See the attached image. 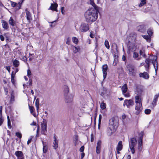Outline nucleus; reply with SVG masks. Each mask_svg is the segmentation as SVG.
<instances>
[{
  "mask_svg": "<svg viewBox=\"0 0 159 159\" xmlns=\"http://www.w3.org/2000/svg\"><path fill=\"white\" fill-rule=\"evenodd\" d=\"M109 123L111 128L114 129H116L118 126V120L114 117H112L110 120Z\"/></svg>",
  "mask_w": 159,
  "mask_h": 159,
  "instance_id": "5",
  "label": "nucleus"
},
{
  "mask_svg": "<svg viewBox=\"0 0 159 159\" xmlns=\"http://www.w3.org/2000/svg\"><path fill=\"white\" fill-rule=\"evenodd\" d=\"M102 143V141L101 140H98L97 144L96 147H101Z\"/></svg>",
  "mask_w": 159,
  "mask_h": 159,
  "instance_id": "44",
  "label": "nucleus"
},
{
  "mask_svg": "<svg viewBox=\"0 0 159 159\" xmlns=\"http://www.w3.org/2000/svg\"><path fill=\"white\" fill-rule=\"evenodd\" d=\"M33 137V136H31L30 138L28 140L27 142V144L28 145H29L31 142Z\"/></svg>",
  "mask_w": 159,
  "mask_h": 159,
  "instance_id": "55",
  "label": "nucleus"
},
{
  "mask_svg": "<svg viewBox=\"0 0 159 159\" xmlns=\"http://www.w3.org/2000/svg\"><path fill=\"white\" fill-rule=\"evenodd\" d=\"M142 36L143 38L146 40L147 42L150 43L151 41V37L149 35H142Z\"/></svg>",
  "mask_w": 159,
  "mask_h": 159,
  "instance_id": "24",
  "label": "nucleus"
},
{
  "mask_svg": "<svg viewBox=\"0 0 159 159\" xmlns=\"http://www.w3.org/2000/svg\"><path fill=\"white\" fill-rule=\"evenodd\" d=\"M2 27L5 30H8L9 29V25L7 22L4 20H2Z\"/></svg>",
  "mask_w": 159,
  "mask_h": 159,
  "instance_id": "18",
  "label": "nucleus"
},
{
  "mask_svg": "<svg viewBox=\"0 0 159 159\" xmlns=\"http://www.w3.org/2000/svg\"><path fill=\"white\" fill-rule=\"evenodd\" d=\"M28 83L29 84V85L30 86H31L32 83V80L31 79H29Z\"/></svg>",
  "mask_w": 159,
  "mask_h": 159,
  "instance_id": "64",
  "label": "nucleus"
},
{
  "mask_svg": "<svg viewBox=\"0 0 159 159\" xmlns=\"http://www.w3.org/2000/svg\"><path fill=\"white\" fill-rule=\"evenodd\" d=\"M72 40L73 42L75 44H77L79 41L78 39L75 37H72Z\"/></svg>",
  "mask_w": 159,
  "mask_h": 159,
  "instance_id": "36",
  "label": "nucleus"
},
{
  "mask_svg": "<svg viewBox=\"0 0 159 159\" xmlns=\"http://www.w3.org/2000/svg\"><path fill=\"white\" fill-rule=\"evenodd\" d=\"M13 66L16 67H18L20 65V62L19 61L16 59H15L13 61Z\"/></svg>",
  "mask_w": 159,
  "mask_h": 159,
  "instance_id": "30",
  "label": "nucleus"
},
{
  "mask_svg": "<svg viewBox=\"0 0 159 159\" xmlns=\"http://www.w3.org/2000/svg\"><path fill=\"white\" fill-rule=\"evenodd\" d=\"M127 68L129 71V75L134 76L135 75L136 70L134 66L129 64L127 66Z\"/></svg>",
  "mask_w": 159,
  "mask_h": 159,
  "instance_id": "7",
  "label": "nucleus"
},
{
  "mask_svg": "<svg viewBox=\"0 0 159 159\" xmlns=\"http://www.w3.org/2000/svg\"><path fill=\"white\" fill-rule=\"evenodd\" d=\"M159 97V93L155 95L153 100L151 103L152 108L154 107L157 105V101L158 98Z\"/></svg>",
  "mask_w": 159,
  "mask_h": 159,
  "instance_id": "13",
  "label": "nucleus"
},
{
  "mask_svg": "<svg viewBox=\"0 0 159 159\" xmlns=\"http://www.w3.org/2000/svg\"><path fill=\"white\" fill-rule=\"evenodd\" d=\"M146 27L144 25H140V31L143 33L145 32Z\"/></svg>",
  "mask_w": 159,
  "mask_h": 159,
  "instance_id": "27",
  "label": "nucleus"
},
{
  "mask_svg": "<svg viewBox=\"0 0 159 159\" xmlns=\"http://www.w3.org/2000/svg\"><path fill=\"white\" fill-rule=\"evenodd\" d=\"M144 135L143 132H141L140 133V151L141 150H142L143 148V141L142 138Z\"/></svg>",
  "mask_w": 159,
  "mask_h": 159,
  "instance_id": "16",
  "label": "nucleus"
},
{
  "mask_svg": "<svg viewBox=\"0 0 159 159\" xmlns=\"http://www.w3.org/2000/svg\"><path fill=\"white\" fill-rule=\"evenodd\" d=\"M151 112V110L149 109H147L145 110V113L146 114H149Z\"/></svg>",
  "mask_w": 159,
  "mask_h": 159,
  "instance_id": "50",
  "label": "nucleus"
},
{
  "mask_svg": "<svg viewBox=\"0 0 159 159\" xmlns=\"http://www.w3.org/2000/svg\"><path fill=\"white\" fill-rule=\"evenodd\" d=\"M15 155L18 159H24V155L22 151H17L15 152Z\"/></svg>",
  "mask_w": 159,
  "mask_h": 159,
  "instance_id": "10",
  "label": "nucleus"
},
{
  "mask_svg": "<svg viewBox=\"0 0 159 159\" xmlns=\"http://www.w3.org/2000/svg\"><path fill=\"white\" fill-rule=\"evenodd\" d=\"M21 5V3L20 2H19L18 4H17V5L16 6L17 10H19L20 8Z\"/></svg>",
  "mask_w": 159,
  "mask_h": 159,
  "instance_id": "52",
  "label": "nucleus"
},
{
  "mask_svg": "<svg viewBox=\"0 0 159 159\" xmlns=\"http://www.w3.org/2000/svg\"><path fill=\"white\" fill-rule=\"evenodd\" d=\"M121 90L122 92V93H126L128 90V88L127 84H125L122 86L121 88Z\"/></svg>",
  "mask_w": 159,
  "mask_h": 159,
  "instance_id": "25",
  "label": "nucleus"
},
{
  "mask_svg": "<svg viewBox=\"0 0 159 159\" xmlns=\"http://www.w3.org/2000/svg\"><path fill=\"white\" fill-rule=\"evenodd\" d=\"M90 3L91 5L94 7V9L97 10V6L92 0H90Z\"/></svg>",
  "mask_w": 159,
  "mask_h": 159,
  "instance_id": "38",
  "label": "nucleus"
},
{
  "mask_svg": "<svg viewBox=\"0 0 159 159\" xmlns=\"http://www.w3.org/2000/svg\"><path fill=\"white\" fill-rule=\"evenodd\" d=\"M25 12L26 15V18L27 20L30 21L32 20L31 15L30 12L29 11L26 9L25 10Z\"/></svg>",
  "mask_w": 159,
  "mask_h": 159,
  "instance_id": "17",
  "label": "nucleus"
},
{
  "mask_svg": "<svg viewBox=\"0 0 159 159\" xmlns=\"http://www.w3.org/2000/svg\"><path fill=\"white\" fill-rule=\"evenodd\" d=\"M63 92H64V95H67L69 92V89L67 85H65L63 87Z\"/></svg>",
  "mask_w": 159,
  "mask_h": 159,
  "instance_id": "19",
  "label": "nucleus"
},
{
  "mask_svg": "<svg viewBox=\"0 0 159 159\" xmlns=\"http://www.w3.org/2000/svg\"><path fill=\"white\" fill-rule=\"evenodd\" d=\"M84 149V146H82L80 148V151L81 152H83Z\"/></svg>",
  "mask_w": 159,
  "mask_h": 159,
  "instance_id": "54",
  "label": "nucleus"
},
{
  "mask_svg": "<svg viewBox=\"0 0 159 159\" xmlns=\"http://www.w3.org/2000/svg\"><path fill=\"white\" fill-rule=\"evenodd\" d=\"M2 106L0 107V117H2Z\"/></svg>",
  "mask_w": 159,
  "mask_h": 159,
  "instance_id": "60",
  "label": "nucleus"
},
{
  "mask_svg": "<svg viewBox=\"0 0 159 159\" xmlns=\"http://www.w3.org/2000/svg\"><path fill=\"white\" fill-rule=\"evenodd\" d=\"M16 135L17 137L20 139L22 137V134L21 133L18 132H17L16 133Z\"/></svg>",
  "mask_w": 159,
  "mask_h": 159,
  "instance_id": "43",
  "label": "nucleus"
},
{
  "mask_svg": "<svg viewBox=\"0 0 159 159\" xmlns=\"http://www.w3.org/2000/svg\"><path fill=\"white\" fill-rule=\"evenodd\" d=\"M50 7H52L53 8H57L58 7V4L57 3H54V4L52 3Z\"/></svg>",
  "mask_w": 159,
  "mask_h": 159,
  "instance_id": "45",
  "label": "nucleus"
},
{
  "mask_svg": "<svg viewBox=\"0 0 159 159\" xmlns=\"http://www.w3.org/2000/svg\"><path fill=\"white\" fill-rule=\"evenodd\" d=\"M54 141L53 143V147L55 149H56L58 147V142L56 138L55 137V134H54L53 137Z\"/></svg>",
  "mask_w": 159,
  "mask_h": 159,
  "instance_id": "15",
  "label": "nucleus"
},
{
  "mask_svg": "<svg viewBox=\"0 0 159 159\" xmlns=\"http://www.w3.org/2000/svg\"><path fill=\"white\" fill-rule=\"evenodd\" d=\"M146 57L144 49L143 48L140 50V58H145Z\"/></svg>",
  "mask_w": 159,
  "mask_h": 159,
  "instance_id": "21",
  "label": "nucleus"
},
{
  "mask_svg": "<svg viewBox=\"0 0 159 159\" xmlns=\"http://www.w3.org/2000/svg\"><path fill=\"white\" fill-rule=\"evenodd\" d=\"M47 124L46 122H43L41 124V133L44 135H46V133L47 130Z\"/></svg>",
  "mask_w": 159,
  "mask_h": 159,
  "instance_id": "9",
  "label": "nucleus"
},
{
  "mask_svg": "<svg viewBox=\"0 0 159 159\" xmlns=\"http://www.w3.org/2000/svg\"><path fill=\"white\" fill-rule=\"evenodd\" d=\"M4 120L2 118V117H0V126L2 124Z\"/></svg>",
  "mask_w": 159,
  "mask_h": 159,
  "instance_id": "57",
  "label": "nucleus"
},
{
  "mask_svg": "<svg viewBox=\"0 0 159 159\" xmlns=\"http://www.w3.org/2000/svg\"><path fill=\"white\" fill-rule=\"evenodd\" d=\"M134 91L135 93L137 94L134 97L136 105L135 108L136 111L134 113L136 115H138L139 114V107L138 104V103H139V88L138 85H135L134 86Z\"/></svg>",
  "mask_w": 159,
  "mask_h": 159,
  "instance_id": "3",
  "label": "nucleus"
},
{
  "mask_svg": "<svg viewBox=\"0 0 159 159\" xmlns=\"http://www.w3.org/2000/svg\"><path fill=\"white\" fill-rule=\"evenodd\" d=\"M147 33L148 35L151 37L153 33V30L152 29L149 28L147 30Z\"/></svg>",
  "mask_w": 159,
  "mask_h": 159,
  "instance_id": "32",
  "label": "nucleus"
},
{
  "mask_svg": "<svg viewBox=\"0 0 159 159\" xmlns=\"http://www.w3.org/2000/svg\"><path fill=\"white\" fill-rule=\"evenodd\" d=\"M78 140V136L76 134H75L74 136L73 140L75 142L74 143L75 145L76 146L77 144V142Z\"/></svg>",
  "mask_w": 159,
  "mask_h": 159,
  "instance_id": "29",
  "label": "nucleus"
},
{
  "mask_svg": "<svg viewBox=\"0 0 159 159\" xmlns=\"http://www.w3.org/2000/svg\"><path fill=\"white\" fill-rule=\"evenodd\" d=\"M108 69V66L107 64H105L102 66V70L104 79H105L107 76V71Z\"/></svg>",
  "mask_w": 159,
  "mask_h": 159,
  "instance_id": "11",
  "label": "nucleus"
},
{
  "mask_svg": "<svg viewBox=\"0 0 159 159\" xmlns=\"http://www.w3.org/2000/svg\"><path fill=\"white\" fill-rule=\"evenodd\" d=\"M66 102L67 103L71 102L73 101V97L71 95H64Z\"/></svg>",
  "mask_w": 159,
  "mask_h": 159,
  "instance_id": "12",
  "label": "nucleus"
},
{
  "mask_svg": "<svg viewBox=\"0 0 159 159\" xmlns=\"http://www.w3.org/2000/svg\"><path fill=\"white\" fill-rule=\"evenodd\" d=\"M145 63H142L140 64V65H144V67L146 68V70L148 71L149 68L150 64L151 63H152L155 69L156 74H157L158 66V63L157 56H150L149 58L146 59Z\"/></svg>",
  "mask_w": 159,
  "mask_h": 159,
  "instance_id": "2",
  "label": "nucleus"
},
{
  "mask_svg": "<svg viewBox=\"0 0 159 159\" xmlns=\"http://www.w3.org/2000/svg\"><path fill=\"white\" fill-rule=\"evenodd\" d=\"M10 2L11 3V6L13 7H14L17 6V3L12 1H11Z\"/></svg>",
  "mask_w": 159,
  "mask_h": 159,
  "instance_id": "49",
  "label": "nucleus"
},
{
  "mask_svg": "<svg viewBox=\"0 0 159 159\" xmlns=\"http://www.w3.org/2000/svg\"><path fill=\"white\" fill-rule=\"evenodd\" d=\"M123 148V145L121 141H120L118 143L116 148L117 150H121Z\"/></svg>",
  "mask_w": 159,
  "mask_h": 159,
  "instance_id": "22",
  "label": "nucleus"
},
{
  "mask_svg": "<svg viewBox=\"0 0 159 159\" xmlns=\"http://www.w3.org/2000/svg\"><path fill=\"white\" fill-rule=\"evenodd\" d=\"M57 8H53L52 7H50L49 9H50L53 11H57Z\"/></svg>",
  "mask_w": 159,
  "mask_h": 159,
  "instance_id": "62",
  "label": "nucleus"
},
{
  "mask_svg": "<svg viewBox=\"0 0 159 159\" xmlns=\"http://www.w3.org/2000/svg\"><path fill=\"white\" fill-rule=\"evenodd\" d=\"M145 89V88L144 86H140V94L143 92Z\"/></svg>",
  "mask_w": 159,
  "mask_h": 159,
  "instance_id": "42",
  "label": "nucleus"
},
{
  "mask_svg": "<svg viewBox=\"0 0 159 159\" xmlns=\"http://www.w3.org/2000/svg\"><path fill=\"white\" fill-rule=\"evenodd\" d=\"M102 118V116L101 114H100L99 115V117L98 124V129H99L100 128Z\"/></svg>",
  "mask_w": 159,
  "mask_h": 159,
  "instance_id": "35",
  "label": "nucleus"
},
{
  "mask_svg": "<svg viewBox=\"0 0 159 159\" xmlns=\"http://www.w3.org/2000/svg\"><path fill=\"white\" fill-rule=\"evenodd\" d=\"M139 54L138 53L134 52H133V57L134 59H135L137 60H139Z\"/></svg>",
  "mask_w": 159,
  "mask_h": 159,
  "instance_id": "31",
  "label": "nucleus"
},
{
  "mask_svg": "<svg viewBox=\"0 0 159 159\" xmlns=\"http://www.w3.org/2000/svg\"><path fill=\"white\" fill-rule=\"evenodd\" d=\"M89 29V26L88 24L82 22L81 23L80 27V30L82 32H85L88 31Z\"/></svg>",
  "mask_w": 159,
  "mask_h": 159,
  "instance_id": "6",
  "label": "nucleus"
},
{
  "mask_svg": "<svg viewBox=\"0 0 159 159\" xmlns=\"http://www.w3.org/2000/svg\"><path fill=\"white\" fill-rule=\"evenodd\" d=\"M11 82L12 83L14 84H15V80L14 78H11Z\"/></svg>",
  "mask_w": 159,
  "mask_h": 159,
  "instance_id": "63",
  "label": "nucleus"
},
{
  "mask_svg": "<svg viewBox=\"0 0 159 159\" xmlns=\"http://www.w3.org/2000/svg\"><path fill=\"white\" fill-rule=\"evenodd\" d=\"M7 125L8 128L11 129V121L9 119V116H7Z\"/></svg>",
  "mask_w": 159,
  "mask_h": 159,
  "instance_id": "37",
  "label": "nucleus"
},
{
  "mask_svg": "<svg viewBox=\"0 0 159 159\" xmlns=\"http://www.w3.org/2000/svg\"><path fill=\"white\" fill-rule=\"evenodd\" d=\"M140 77L143 78L145 80H148L149 78V75L148 72H144L140 73Z\"/></svg>",
  "mask_w": 159,
  "mask_h": 159,
  "instance_id": "14",
  "label": "nucleus"
},
{
  "mask_svg": "<svg viewBox=\"0 0 159 159\" xmlns=\"http://www.w3.org/2000/svg\"><path fill=\"white\" fill-rule=\"evenodd\" d=\"M147 0H140V7H142L146 3Z\"/></svg>",
  "mask_w": 159,
  "mask_h": 159,
  "instance_id": "39",
  "label": "nucleus"
},
{
  "mask_svg": "<svg viewBox=\"0 0 159 159\" xmlns=\"http://www.w3.org/2000/svg\"><path fill=\"white\" fill-rule=\"evenodd\" d=\"M15 74H16L14 73V71H13L11 74V78H14Z\"/></svg>",
  "mask_w": 159,
  "mask_h": 159,
  "instance_id": "58",
  "label": "nucleus"
},
{
  "mask_svg": "<svg viewBox=\"0 0 159 159\" xmlns=\"http://www.w3.org/2000/svg\"><path fill=\"white\" fill-rule=\"evenodd\" d=\"M71 42V39L70 37H68L67 38V40L66 42V43L68 45H70Z\"/></svg>",
  "mask_w": 159,
  "mask_h": 159,
  "instance_id": "46",
  "label": "nucleus"
},
{
  "mask_svg": "<svg viewBox=\"0 0 159 159\" xmlns=\"http://www.w3.org/2000/svg\"><path fill=\"white\" fill-rule=\"evenodd\" d=\"M0 39L2 41H4L5 39L4 35H0Z\"/></svg>",
  "mask_w": 159,
  "mask_h": 159,
  "instance_id": "56",
  "label": "nucleus"
},
{
  "mask_svg": "<svg viewBox=\"0 0 159 159\" xmlns=\"http://www.w3.org/2000/svg\"><path fill=\"white\" fill-rule=\"evenodd\" d=\"M93 135V134H92L91 135V141L93 142L94 140Z\"/></svg>",
  "mask_w": 159,
  "mask_h": 159,
  "instance_id": "61",
  "label": "nucleus"
},
{
  "mask_svg": "<svg viewBox=\"0 0 159 159\" xmlns=\"http://www.w3.org/2000/svg\"><path fill=\"white\" fill-rule=\"evenodd\" d=\"M5 67L8 71L9 72H10L11 68L10 66H6Z\"/></svg>",
  "mask_w": 159,
  "mask_h": 159,
  "instance_id": "59",
  "label": "nucleus"
},
{
  "mask_svg": "<svg viewBox=\"0 0 159 159\" xmlns=\"http://www.w3.org/2000/svg\"><path fill=\"white\" fill-rule=\"evenodd\" d=\"M100 107L102 110H104L106 108V104L104 102H101L100 104Z\"/></svg>",
  "mask_w": 159,
  "mask_h": 159,
  "instance_id": "40",
  "label": "nucleus"
},
{
  "mask_svg": "<svg viewBox=\"0 0 159 159\" xmlns=\"http://www.w3.org/2000/svg\"><path fill=\"white\" fill-rule=\"evenodd\" d=\"M9 23L10 25L12 26H14L16 25V21L13 20V19L11 17L9 20Z\"/></svg>",
  "mask_w": 159,
  "mask_h": 159,
  "instance_id": "23",
  "label": "nucleus"
},
{
  "mask_svg": "<svg viewBox=\"0 0 159 159\" xmlns=\"http://www.w3.org/2000/svg\"><path fill=\"white\" fill-rule=\"evenodd\" d=\"M35 105L36 107V110L37 111H38L39 106V98H37L36 99Z\"/></svg>",
  "mask_w": 159,
  "mask_h": 159,
  "instance_id": "26",
  "label": "nucleus"
},
{
  "mask_svg": "<svg viewBox=\"0 0 159 159\" xmlns=\"http://www.w3.org/2000/svg\"><path fill=\"white\" fill-rule=\"evenodd\" d=\"M123 95H124V96L126 97H129L130 95V93L129 92H127L126 93H122Z\"/></svg>",
  "mask_w": 159,
  "mask_h": 159,
  "instance_id": "51",
  "label": "nucleus"
},
{
  "mask_svg": "<svg viewBox=\"0 0 159 159\" xmlns=\"http://www.w3.org/2000/svg\"><path fill=\"white\" fill-rule=\"evenodd\" d=\"M71 48L75 53L78 52L80 50V48L79 47L77 48L73 45L71 46Z\"/></svg>",
  "mask_w": 159,
  "mask_h": 159,
  "instance_id": "28",
  "label": "nucleus"
},
{
  "mask_svg": "<svg viewBox=\"0 0 159 159\" xmlns=\"http://www.w3.org/2000/svg\"><path fill=\"white\" fill-rule=\"evenodd\" d=\"M47 151V148L46 146L43 143V153H46Z\"/></svg>",
  "mask_w": 159,
  "mask_h": 159,
  "instance_id": "47",
  "label": "nucleus"
},
{
  "mask_svg": "<svg viewBox=\"0 0 159 159\" xmlns=\"http://www.w3.org/2000/svg\"><path fill=\"white\" fill-rule=\"evenodd\" d=\"M29 109L30 111V113L34 117H36V113L34 112V108L33 106H30L29 105Z\"/></svg>",
  "mask_w": 159,
  "mask_h": 159,
  "instance_id": "20",
  "label": "nucleus"
},
{
  "mask_svg": "<svg viewBox=\"0 0 159 159\" xmlns=\"http://www.w3.org/2000/svg\"><path fill=\"white\" fill-rule=\"evenodd\" d=\"M111 129L112 128L111 126L107 128V134L109 136H110L112 134V130Z\"/></svg>",
  "mask_w": 159,
  "mask_h": 159,
  "instance_id": "33",
  "label": "nucleus"
},
{
  "mask_svg": "<svg viewBox=\"0 0 159 159\" xmlns=\"http://www.w3.org/2000/svg\"><path fill=\"white\" fill-rule=\"evenodd\" d=\"M101 147H96V152L97 154L100 153L101 151Z\"/></svg>",
  "mask_w": 159,
  "mask_h": 159,
  "instance_id": "48",
  "label": "nucleus"
},
{
  "mask_svg": "<svg viewBox=\"0 0 159 159\" xmlns=\"http://www.w3.org/2000/svg\"><path fill=\"white\" fill-rule=\"evenodd\" d=\"M134 104V102L132 99H126L124 101L123 106H126L128 108H129L130 107L132 106Z\"/></svg>",
  "mask_w": 159,
  "mask_h": 159,
  "instance_id": "8",
  "label": "nucleus"
},
{
  "mask_svg": "<svg viewBox=\"0 0 159 159\" xmlns=\"http://www.w3.org/2000/svg\"><path fill=\"white\" fill-rule=\"evenodd\" d=\"M129 146L131 151L132 154H134L135 152V150L134 147L136 145L137 141L136 139L135 138H131L129 141Z\"/></svg>",
  "mask_w": 159,
  "mask_h": 159,
  "instance_id": "4",
  "label": "nucleus"
},
{
  "mask_svg": "<svg viewBox=\"0 0 159 159\" xmlns=\"http://www.w3.org/2000/svg\"><path fill=\"white\" fill-rule=\"evenodd\" d=\"M31 75V72L30 69H28L27 70V76L30 78V76Z\"/></svg>",
  "mask_w": 159,
  "mask_h": 159,
  "instance_id": "53",
  "label": "nucleus"
},
{
  "mask_svg": "<svg viewBox=\"0 0 159 159\" xmlns=\"http://www.w3.org/2000/svg\"><path fill=\"white\" fill-rule=\"evenodd\" d=\"M105 47L108 49H109L110 48V45L109 44L108 41L106 40L105 42Z\"/></svg>",
  "mask_w": 159,
  "mask_h": 159,
  "instance_id": "41",
  "label": "nucleus"
},
{
  "mask_svg": "<svg viewBox=\"0 0 159 159\" xmlns=\"http://www.w3.org/2000/svg\"><path fill=\"white\" fill-rule=\"evenodd\" d=\"M98 11L93 8L88 10L84 13V18L87 23H91L95 21L98 17Z\"/></svg>",
  "mask_w": 159,
  "mask_h": 159,
  "instance_id": "1",
  "label": "nucleus"
},
{
  "mask_svg": "<svg viewBox=\"0 0 159 159\" xmlns=\"http://www.w3.org/2000/svg\"><path fill=\"white\" fill-rule=\"evenodd\" d=\"M15 101V96L13 94V92H12L11 94V97L10 98V102L11 103H13Z\"/></svg>",
  "mask_w": 159,
  "mask_h": 159,
  "instance_id": "34",
  "label": "nucleus"
}]
</instances>
